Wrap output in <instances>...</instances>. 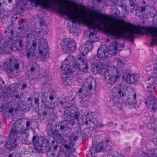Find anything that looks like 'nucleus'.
Returning <instances> with one entry per match:
<instances>
[{
    "instance_id": "nucleus-1",
    "label": "nucleus",
    "mask_w": 157,
    "mask_h": 157,
    "mask_svg": "<svg viewBox=\"0 0 157 157\" xmlns=\"http://www.w3.org/2000/svg\"><path fill=\"white\" fill-rule=\"evenodd\" d=\"M35 2V6H37L39 5L43 9L52 8V5L51 3L58 4L59 7L57 9V11L60 14L65 15L68 17L72 23H82L86 24L88 27L93 29L94 32H91L89 36L88 41L94 43L99 40V38L97 36V32L94 30L96 29H100L101 25L105 27V32L108 34L109 37L112 39L118 40L121 38L132 40L135 34L137 33H132L134 28H137L135 25L130 22L125 21L124 19H120L118 21L125 25L118 23L114 24L111 28H107L108 24L105 18L108 17V15L103 13H100L94 11V13L97 14L99 17H91L87 16L84 13H80L78 10H73L71 8H69L64 5L63 1L59 0H31Z\"/></svg>"
},
{
    "instance_id": "nucleus-2",
    "label": "nucleus",
    "mask_w": 157,
    "mask_h": 157,
    "mask_svg": "<svg viewBox=\"0 0 157 157\" xmlns=\"http://www.w3.org/2000/svg\"><path fill=\"white\" fill-rule=\"evenodd\" d=\"M60 68L64 71V75L62 78V81L65 86L70 85V81L74 76L73 72L75 70L86 72L87 71L88 67L86 59L78 58L77 59L72 55H70L62 62Z\"/></svg>"
},
{
    "instance_id": "nucleus-3",
    "label": "nucleus",
    "mask_w": 157,
    "mask_h": 157,
    "mask_svg": "<svg viewBox=\"0 0 157 157\" xmlns=\"http://www.w3.org/2000/svg\"><path fill=\"white\" fill-rule=\"evenodd\" d=\"M21 24L18 27L16 31V35L14 36V31L13 29L10 30V32L11 37L6 36L5 41H3L2 46L1 47L0 52L4 54H9L12 51H18L21 49L22 46V40H20L19 41V45L18 47L15 46L19 39L22 38L25 35L28 28V23L25 19L22 20L21 22Z\"/></svg>"
},
{
    "instance_id": "nucleus-4",
    "label": "nucleus",
    "mask_w": 157,
    "mask_h": 157,
    "mask_svg": "<svg viewBox=\"0 0 157 157\" xmlns=\"http://www.w3.org/2000/svg\"><path fill=\"white\" fill-rule=\"evenodd\" d=\"M28 130L25 129L21 123L16 122L10 130L9 138L4 137L3 139L5 141H2L1 144H4L6 147L9 149H12L16 147V142L22 136V140H25L29 135Z\"/></svg>"
},
{
    "instance_id": "nucleus-5",
    "label": "nucleus",
    "mask_w": 157,
    "mask_h": 157,
    "mask_svg": "<svg viewBox=\"0 0 157 157\" xmlns=\"http://www.w3.org/2000/svg\"><path fill=\"white\" fill-rule=\"evenodd\" d=\"M115 61L117 65V68L110 67L104 72V80L108 84H113L116 83L124 70V64L120 59L117 58Z\"/></svg>"
},
{
    "instance_id": "nucleus-6",
    "label": "nucleus",
    "mask_w": 157,
    "mask_h": 157,
    "mask_svg": "<svg viewBox=\"0 0 157 157\" xmlns=\"http://www.w3.org/2000/svg\"><path fill=\"white\" fill-rule=\"evenodd\" d=\"M56 127L57 124L56 126L52 123H48L46 128V131L48 135L55 140H57L58 141L62 144V146L67 149L68 151L71 150V147L69 145L66 144V140L62 136L59 130L56 128Z\"/></svg>"
},
{
    "instance_id": "nucleus-7",
    "label": "nucleus",
    "mask_w": 157,
    "mask_h": 157,
    "mask_svg": "<svg viewBox=\"0 0 157 157\" xmlns=\"http://www.w3.org/2000/svg\"><path fill=\"white\" fill-rule=\"evenodd\" d=\"M124 90L120 88H114L113 90V94L118 98H121L126 105H131L137 103L136 93H133L132 94H129L128 97Z\"/></svg>"
},
{
    "instance_id": "nucleus-8",
    "label": "nucleus",
    "mask_w": 157,
    "mask_h": 157,
    "mask_svg": "<svg viewBox=\"0 0 157 157\" xmlns=\"http://www.w3.org/2000/svg\"><path fill=\"white\" fill-rule=\"evenodd\" d=\"M19 67V65L15 63L13 59L10 58H7L4 65V70L9 74V75L13 78L18 75V68Z\"/></svg>"
},
{
    "instance_id": "nucleus-9",
    "label": "nucleus",
    "mask_w": 157,
    "mask_h": 157,
    "mask_svg": "<svg viewBox=\"0 0 157 157\" xmlns=\"http://www.w3.org/2000/svg\"><path fill=\"white\" fill-rule=\"evenodd\" d=\"M146 31L147 33L150 34L151 37V41L150 44L151 45H157V30L155 28L147 26H140L139 28H134V31L132 33H141L142 32Z\"/></svg>"
},
{
    "instance_id": "nucleus-10",
    "label": "nucleus",
    "mask_w": 157,
    "mask_h": 157,
    "mask_svg": "<svg viewBox=\"0 0 157 157\" xmlns=\"http://www.w3.org/2000/svg\"><path fill=\"white\" fill-rule=\"evenodd\" d=\"M59 45L62 50L65 53L74 52L76 48L75 41L68 38L62 39Z\"/></svg>"
},
{
    "instance_id": "nucleus-11",
    "label": "nucleus",
    "mask_w": 157,
    "mask_h": 157,
    "mask_svg": "<svg viewBox=\"0 0 157 157\" xmlns=\"http://www.w3.org/2000/svg\"><path fill=\"white\" fill-rule=\"evenodd\" d=\"M37 135L35 134L32 138L34 147L39 152H42L43 147H47L49 145V141L44 136L38 137L37 139Z\"/></svg>"
},
{
    "instance_id": "nucleus-12",
    "label": "nucleus",
    "mask_w": 157,
    "mask_h": 157,
    "mask_svg": "<svg viewBox=\"0 0 157 157\" xmlns=\"http://www.w3.org/2000/svg\"><path fill=\"white\" fill-rule=\"evenodd\" d=\"M69 109H67L65 111V113L64 115V118L67 119V121H71L74 124L75 121H78L81 114L77 109L72 106L68 107Z\"/></svg>"
},
{
    "instance_id": "nucleus-13",
    "label": "nucleus",
    "mask_w": 157,
    "mask_h": 157,
    "mask_svg": "<svg viewBox=\"0 0 157 157\" xmlns=\"http://www.w3.org/2000/svg\"><path fill=\"white\" fill-rule=\"evenodd\" d=\"M39 53L44 58L48 57V45L47 40L44 38H41L39 43Z\"/></svg>"
},
{
    "instance_id": "nucleus-14",
    "label": "nucleus",
    "mask_w": 157,
    "mask_h": 157,
    "mask_svg": "<svg viewBox=\"0 0 157 157\" xmlns=\"http://www.w3.org/2000/svg\"><path fill=\"white\" fill-rule=\"evenodd\" d=\"M145 103L151 111L155 112L157 110V99L153 94L147 96Z\"/></svg>"
},
{
    "instance_id": "nucleus-15",
    "label": "nucleus",
    "mask_w": 157,
    "mask_h": 157,
    "mask_svg": "<svg viewBox=\"0 0 157 157\" xmlns=\"http://www.w3.org/2000/svg\"><path fill=\"white\" fill-rule=\"evenodd\" d=\"M93 113L92 112L90 113L88 112L86 114V118L85 124L87 125L89 124L90 127L91 128L95 129H97L99 127V124H98L97 119L93 117Z\"/></svg>"
},
{
    "instance_id": "nucleus-16",
    "label": "nucleus",
    "mask_w": 157,
    "mask_h": 157,
    "mask_svg": "<svg viewBox=\"0 0 157 157\" xmlns=\"http://www.w3.org/2000/svg\"><path fill=\"white\" fill-rule=\"evenodd\" d=\"M10 97L14 98L16 101L20 100L21 98V94L19 95L17 92L13 90L12 91V90H8L6 92L5 91L2 93L1 98L2 100L5 101L6 100H7V98Z\"/></svg>"
},
{
    "instance_id": "nucleus-17",
    "label": "nucleus",
    "mask_w": 157,
    "mask_h": 157,
    "mask_svg": "<svg viewBox=\"0 0 157 157\" xmlns=\"http://www.w3.org/2000/svg\"><path fill=\"white\" fill-rule=\"evenodd\" d=\"M147 81L150 82L147 84V90L151 93L155 92L157 89V77H151L148 79Z\"/></svg>"
},
{
    "instance_id": "nucleus-18",
    "label": "nucleus",
    "mask_w": 157,
    "mask_h": 157,
    "mask_svg": "<svg viewBox=\"0 0 157 157\" xmlns=\"http://www.w3.org/2000/svg\"><path fill=\"white\" fill-rule=\"evenodd\" d=\"M123 78H125L127 83L129 84H134L137 82L138 77L135 74H131L124 73Z\"/></svg>"
},
{
    "instance_id": "nucleus-19",
    "label": "nucleus",
    "mask_w": 157,
    "mask_h": 157,
    "mask_svg": "<svg viewBox=\"0 0 157 157\" xmlns=\"http://www.w3.org/2000/svg\"><path fill=\"white\" fill-rule=\"evenodd\" d=\"M79 100L80 102L83 104H87L90 98L89 93L87 90H83L82 94H79Z\"/></svg>"
},
{
    "instance_id": "nucleus-20",
    "label": "nucleus",
    "mask_w": 157,
    "mask_h": 157,
    "mask_svg": "<svg viewBox=\"0 0 157 157\" xmlns=\"http://www.w3.org/2000/svg\"><path fill=\"white\" fill-rule=\"evenodd\" d=\"M98 147L99 148V151L107 152L110 151L111 149V146L108 143L101 142L98 144Z\"/></svg>"
},
{
    "instance_id": "nucleus-21",
    "label": "nucleus",
    "mask_w": 157,
    "mask_h": 157,
    "mask_svg": "<svg viewBox=\"0 0 157 157\" xmlns=\"http://www.w3.org/2000/svg\"><path fill=\"white\" fill-rule=\"evenodd\" d=\"M40 24L41 28L40 32L42 36L47 34L49 31V29L46 23L44 21H40Z\"/></svg>"
},
{
    "instance_id": "nucleus-22",
    "label": "nucleus",
    "mask_w": 157,
    "mask_h": 157,
    "mask_svg": "<svg viewBox=\"0 0 157 157\" xmlns=\"http://www.w3.org/2000/svg\"><path fill=\"white\" fill-rule=\"evenodd\" d=\"M67 121L66 120V121H62L59 124V126L60 130L62 132H64L67 130H68L69 128H70Z\"/></svg>"
},
{
    "instance_id": "nucleus-23",
    "label": "nucleus",
    "mask_w": 157,
    "mask_h": 157,
    "mask_svg": "<svg viewBox=\"0 0 157 157\" xmlns=\"http://www.w3.org/2000/svg\"><path fill=\"white\" fill-rule=\"evenodd\" d=\"M107 66L105 60L104 59H100L95 65L96 68L99 70L107 68Z\"/></svg>"
},
{
    "instance_id": "nucleus-24",
    "label": "nucleus",
    "mask_w": 157,
    "mask_h": 157,
    "mask_svg": "<svg viewBox=\"0 0 157 157\" xmlns=\"http://www.w3.org/2000/svg\"><path fill=\"white\" fill-rule=\"evenodd\" d=\"M86 83L88 85V88L89 90H91L92 89V86L93 84H95L96 81L92 77H90L86 78Z\"/></svg>"
},
{
    "instance_id": "nucleus-25",
    "label": "nucleus",
    "mask_w": 157,
    "mask_h": 157,
    "mask_svg": "<svg viewBox=\"0 0 157 157\" xmlns=\"http://www.w3.org/2000/svg\"><path fill=\"white\" fill-rule=\"evenodd\" d=\"M97 52L99 53V55H100L101 53H105V55L109 54L108 49L106 45L105 44H103L99 48Z\"/></svg>"
},
{
    "instance_id": "nucleus-26",
    "label": "nucleus",
    "mask_w": 157,
    "mask_h": 157,
    "mask_svg": "<svg viewBox=\"0 0 157 157\" xmlns=\"http://www.w3.org/2000/svg\"><path fill=\"white\" fill-rule=\"evenodd\" d=\"M118 44L117 42H114L112 44H110L109 46V48L110 51L114 53L117 50Z\"/></svg>"
},
{
    "instance_id": "nucleus-27",
    "label": "nucleus",
    "mask_w": 157,
    "mask_h": 157,
    "mask_svg": "<svg viewBox=\"0 0 157 157\" xmlns=\"http://www.w3.org/2000/svg\"><path fill=\"white\" fill-rule=\"evenodd\" d=\"M36 94H37L39 97H40L42 98V103L46 106L47 105V101L46 100L47 97L45 96V94L42 92H39L36 93Z\"/></svg>"
},
{
    "instance_id": "nucleus-28",
    "label": "nucleus",
    "mask_w": 157,
    "mask_h": 157,
    "mask_svg": "<svg viewBox=\"0 0 157 157\" xmlns=\"http://www.w3.org/2000/svg\"><path fill=\"white\" fill-rule=\"evenodd\" d=\"M79 49L82 55L83 56L87 54L90 52L87 48V47H86V44H81L80 48Z\"/></svg>"
},
{
    "instance_id": "nucleus-29",
    "label": "nucleus",
    "mask_w": 157,
    "mask_h": 157,
    "mask_svg": "<svg viewBox=\"0 0 157 157\" xmlns=\"http://www.w3.org/2000/svg\"><path fill=\"white\" fill-rule=\"evenodd\" d=\"M99 148L98 147V144L96 146H93L90 147V148L89 150V151L90 152V155L92 154H94L95 152H99Z\"/></svg>"
},
{
    "instance_id": "nucleus-30",
    "label": "nucleus",
    "mask_w": 157,
    "mask_h": 157,
    "mask_svg": "<svg viewBox=\"0 0 157 157\" xmlns=\"http://www.w3.org/2000/svg\"><path fill=\"white\" fill-rule=\"evenodd\" d=\"M94 43L89 41H87L84 44H86L89 51L90 52L93 48Z\"/></svg>"
},
{
    "instance_id": "nucleus-31",
    "label": "nucleus",
    "mask_w": 157,
    "mask_h": 157,
    "mask_svg": "<svg viewBox=\"0 0 157 157\" xmlns=\"http://www.w3.org/2000/svg\"><path fill=\"white\" fill-rule=\"evenodd\" d=\"M27 37L29 40L33 41L35 40L36 38L32 31H30L28 33L27 36Z\"/></svg>"
},
{
    "instance_id": "nucleus-32",
    "label": "nucleus",
    "mask_w": 157,
    "mask_h": 157,
    "mask_svg": "<svg viewBox=\"0 0 157 157\" xmlns=\"http://www.w3.org/2000/svg\"><path fill=\"white\" fill-rule=\"evenodd\" d=\"M156 11L155 9L153 8L151 9V10L147 13V18L154 17L156 13Z\"/></svg>"
},
{
    "instance_id": "nucleus-33",
    "label": "nucleus",
    "mask_w": 157,
    "mask_h": 157,
    "mask_svg": "<svg viewBox=\"0 0 157 157\" xmlns=\"http://www.w3.org/2000/svg\"><path fill=\"white\" fill-rule=\"evenodd\" d=\"M46 110L48 112V115H52V113H54V109H53L55 106L54 105L52 107H47V105L46 106Z\"/></svg>"
},
{
    "instance_id": "nucleus-34",
    "label": "nucleus",
    "mask_w": 157,
    "mask_h": 157,
    "mask_svg": "<svg viewBox=\"0 0 157 157\" xmlns=\"http://www.w3.org/2000/svg\"><path fill=\"white\" fill-rule=\"evenodd\" d=\"M33 50L32 47L29 48L26 47L25 48V52L26 53V56L28 58L30 56L31 54H33Z\"/></svg>"
},
{
    "instance_id": "nucleus-35",
    "label": "nucleus",
    "mask_w": 157,
    "mask_h": 157,
    "mask_svg": "<svg viewBox=\"0 0 157 157\" xmlns=\"http://www.w3.org/2000/svg\"><path fill=\"white\" fill-rule=\"evenodd\" d=\"M32 32L36 38L38 36H42L40 32V29H34L33 31H32Z\"/></svg>"
},
{
    "instance_id": "nucleus-36",
    "label": "nucleus",
    "mask_w": 157,
    "mask_h": 157,
    "mask_svg": "<svg viewBox=\"0 0 157 157\" xmlns=\"http://www.w3.org/2000/svg\"><path fill=\"white\" fill-rule=\"evenodd\" d=\"M99 53H98V52H97V56L100 59L105 60V59L109 55V54L106 55V54L105 55V53H101V54H100V55H99Z\"/></svg>"
},
{
    "instance_id": "nucleus-37",
    "label": "nucleus",
    "mask_w": 157,
    "mask_h": 157,
    "mask_svg": "<svg viewBox=\"0 0 157 157\" xmlns=\"http://www.w3.org/2000/svg\"><path fill=\"white\" fill-rule=\"evenodd\" d=\"M4 81L0 77V98H2V93L5 92L2 90V84H4Z\"/></svg>"
},
{
    "instance_id": "nucleus-38",
    "label": "nucleus",
    "mask_w": 157,
    "mask_h": 157,
    "mask_svg": "<svg viewBox=\"0 0 157 157\" xmlns=\"http://www.w3.org/2000/svg\"><path fill=\"white\" fill-rule=\"evenodd\" d=\"M120 6L122 9L123 13L124 14H126L127 11V10L125 4L124 3H122L120 5Z\"/></svg>"
},
{
    "instance_id": "nucleus-39",
    "label": "nucleus",
    "mask_w": 157,
    "mask_h": 157,
    "mask_svg": "<svg viewBox=\"0 0 157 157\" xmlns=\"http://www.w3.org/2000/svg\"><path fill=\"white\" fill-rule=\"evenodd\" d=\"M151 152L152 157H157V149H151Z\"/></svg>"
},
{
    "instance_id": "nucleus-40",
    "label": "nucleus",
    "mask_w": 157,
    "mask_h": 157,
    "mask_svg": "<svg viewBox=\"0 0 157 157\" xmlns=\"http://www.w3.org/2000/svg\"><path fill=\"white\" fill-rule=\"evenodd\" d=\"M34 103L37 106H39L40 104V100L39 97H34Z\"/></svg>"
},
{
    "instance_id": "nucleus-41",
    "label": "nucleus",
    "mask_w": 157,
    "mask_h": 157,
    "mask_svg": "<svg viewBox=\"0 0 157 157\" xmlns=\"http://www.w3.org/2000/svg\"><path fill=\"white\" fill-rule=\"evenodd\" d=\"M41 79L42 82L44 83H47L49 81L48 78L46 76L43 77Z\"/></svg>"
},
{
    "instance_id": "nucleus-42",
    "label": "nucleus",
    "mask_w": 157,
    "mask_h": 157,
    "mask_svg": "<svg viewBox=\"0 0 157 157\" xmlns=\"http://www.w3.org/2000/svg\"><path fill=\"white\" fill-rule=\"evenodd\" d=\"M70 141L69 143V145L70 147H74L75 145V142L73 141L72 139L69 140Z\"/></svg>"
},
{
    "instance_id": "nucleus-43",
    "label": "nucleus",
    "mask_w": 157,
    "mask_h": 157,
    "mask_svg": "<svg viewBox=\"0 0 157 157\" xmlns=\"http://www.w3.org/2000/svg\"><path fill=\"white\" fill-rule=\"evenodd\" d=\"M48 113L47 111L46 110V107L44 109L43 113V115L44 117H46L47 115H48Z\"/></svg>"
},
{
    "instance_id": "nucleus-44",
    "label": "nucleus",
    "mask_w": 157,
    "mask_h": 157,
    "mask_svg": "<svg viewBox=\"0 0 157 157\" xmlns=\"http://www.w3.org/2000/svg\"><path fill=\"white\" fill-rule=\"evenodd\" d=\"M141 157H150L149 153H143Z\"/></svg>"
},
{
    "instance_id": "nucleus-45",
    "label": "nucleus",
    "mask_w": 157,
    "mask_h": 157,
    "mask_svg": "<svg viewBox=\"0 0 157 157\" xmlns=\"http://www.w3.org/2000/svg\"><path fill=\"white\" fill-rule=\"evenodd\" d=\"M56 96L54 95L51 94L50 95L49 98L51 100H52L56 98Z\"/></svg>"
},
{
    "instance_id": "nucleus-46",
    "label": "nucleus",
    "mask_w": 157,
    "mask_h": 157,
    "mask_svg": "<svg viewBox=\"0 0 157 157\" xmlns=\"http://www.w3.org/2000/svg\"><path fill=\"white\" fill-rule=\"evenodd\" d=\"M153 70L155 73H157V63L156 65H154Z\"/></svg>"
},
{
    "instance_id": "nucleus-47",
    "label": "nucleus",
    "mask_w": 157,
    "mask_h": 157,
    "mask_svg": "<svg viewBox=\"0 0 157 157\" xmlns=\"http://www.w3.org/2000/svg\"><path fill=\"white\" fill-rule=\"evenodd\" d=\"M32 45L34 49H35L36 48V47L37 45V44L36 42H33L32 43Z\"/></svg>"
},
{
    "instance_id": "nucleus-48",
    "label": "nucleus",
    "mask_w": 157,
    "mask_h": 157,
    "mask_svg": "<svg viewBox=\"0 0 157 157\" xmlns=\"http://www.w3.org/2000/svg\"><path fill=\"white\" fill-rule=\"evenodd\" d=\"M56 144H55L53 146H52V147H53L54 149L55 150H56L57 149V148L58 147V144L57 143H56ZM52 146L51 147H52Z\"/></svg>"
},
{
    "instance_id": "nucleus-49",
    "label": "nucleus",
    "mask_w": 157,
    "mask_h": 157,
    "mask_svg": "<svg viewBox=\"0 0 157 157\" xmlns=\"http://www.w3.org/2000/svg\"><path fill=\"white\" fill-rule=\"evenodd\" d=\"M27 87V85L26 83L23 84L21 86V89H24Z\"/></svg>"
},
{
    "instance_id": "nucleus-50",
    "label": "nucleus",
    "mask_w": 157,
    "mask_h": 157,
    "mask_svg": "<svg viewBox=\"0 0 157 157\" xmlns=\"http://www.w3.org/2000/svg\"><path fill=\"white\" fill-rule=\"evenodd\" d=\"M16 155H15L14 153H12L11 154H10L9 155V157H14L15 155L16 156Z\"/></svg>"
},
{
    "instance_id": "nucleus-51",
    "label": "nucleus",
    "mask_w": 157,
    "mask_h": 157,
    "mask_svg": "<svg viewBox=\"0 0 157 157\" xmlns=\"http://www.w3.org/2000/svg\"><path fill=\"white\" fill-rule=\"evenodd\" d=\"M145 9L146 8L145 7H141L140 8L141 11L142 12H143V11L145 10Z\"/></svg>"
},
{
    "instance_id": "nucleus-52",
    "label": "nucleus",
    "mask_w": 157,
    "mask_h": 157,
    "mask_svg": "<svg viewBox=\"0 0 157 157\" xmlns=\"http://www.w3.org/2000/svg\"><path fill=\"white\" fill-rule=\"evenodd\" d=\"M56 143H57L56 142L55 140H53L52 142V146H53L55 144H56Z\"/></svg>"
},
{
    "instance_id": "nucleus-53",
    "label": "nucleus",
    "mask_w": 157,
    "mask_h": 157,
    "mask_svg": "<svg viewBox=\"0 0 157 157\" xmlns=\"http://www.w3.org/2000/svg\"><path fill=\"white\" fill-rule=\"evenodd\" d=\"M129 3L130 4V5L131 6H133V1L132 0H129Z\"/></svg>"
},
{
    "instance_id": "nucleus-54",
    "label": "nucleus",
    "mask_w": 157,
    "mask_h": 157,
    "mask_svg": "<svg viewBox=\"0 0 157 157\" xmlns=\"http://www.w3.org/2000/svg\"><path fill=\"white\" fill-rule=\"evenodd\" d=\"M82 91H82V89L80 88L78 92V93H80V94H82Z\"/></svg>"
},
{
    "instance_id": "nucleus-55",
    "label": "nucleus",
    "mask_w": 157,
    "mask_h": 157,
    "mask_svg": "<svg viewBox=\"0 0 157 157\" xmlns=\"http://www.w3.org/2000/svg\"><path fill=\"white\" fill-rule=\"evenodd\" d=\"M30 125V122L29 121H28L26 123V125L27 127H29Z\"/></svg>"
},
{
    "instance_id": "nucleus-56",
    "label": "nucleus",
    "mask_w": 157,
    "mask_h": 157,
    "mask_svg": "<svg viewBox=\"0 0 157 157\" xmlns=\"http://www.w3.org/2000/svg\"><path fill=\"white\" fill-rule=\"evenodd\" d=\"M75 134H72L69 137V139H73L72 137L74 136Z\"/></svg>"
},
{
    "instance_id": "nucleus-57",
    "label": "nucleus",
    "mask_w": 157,
    "mask_h": 157,
    "mask_svg": "<svg viewBox=\"0 0 157 157\" xmlns=\"http://www.w3.org/2000/svg\"><path fill=\"white\" fill-rule=\"evenodd\" d=\"M78 137L77 136H75L72 139V140H73L74 141H75L78 139Z\"/></svg>"
},
{
    "instance_id": "nucleus-58",
    "label": "nucleus",
    "mask_w": 157,
    "mask_h": 157,
    "mask_svg": "<svg viewBox=\"0 0 157 157\" xmlns=\"http://www.w3.org/2000/svg\"><path fill=\"white\" fill-rule=\"evenodd\" d=\"M35 70V69L34 67H31L30 68V70L32 72L34 71Z\"/></svg>"
},
{
    "instance_id": "nucleus-59",
    "label": "nucleus",
    "mask_w": 157,
    "mask_h": 157,
    "mask_svg": "<svg viewBox=\"0 0 157 157\" xmlns=\"http://www.w3.org/2000/svg\"><path fill=\"white\" fill-rule=\"evenodd\" d=\"M105 125L103 124H99V127H100V128H103Z\"/></svg>"
},
{
    "instance_id": "nucleus-60",
    "label": "nucleus",
    "mask_w": 157,
    "mask_h": 157,
    "mask_svg": "<svg viewBox=\"0 0 157 157\" xmlns=\"http://www.w3.org/2000/svg\"><path fill=\"white\" fill-rule=\"evenodd\" d=\"M153 127H154V128H153V126H152V129H153L155 130H157V126L155 127L154 126Z\"/></svg>"
},
{
    "instance_id": "nucleus-61",
    "label": "nucleus",
    "mask_w": 157,
    "mask_h": 157,
    "mask_svg": "<svg viewBox=\"0 0 157 157\" xmlns=\"http://www.w3.org/2000/svg\"><path fill=\"white\" fill-rule=\"evenodd\" d=\"M71 3L73 4V5H75L76 3H75V2L74 1H72V2H71Z\"/></svg>"
},
{
    "instance_id": "nucleus-62",
    "label": "nucleus",
    "mask_w": 157,
    "mask_h": 157,
    "mask_svg": "<svg viewBox=\"0 0 157 157\" xmlns=\"http://www.w3.org/2000/svg\"><path fill=\"white\" fill-rule=\"evenodd\" d=\"M95 0L99 3H101L102 2V0Z\"/></svg>"
},
{
    "instance_id": "nucleus-63",
    "label": "nucleus",
    "mask_w": 157,
    "mask_h": 157,
    "mask_svg": "<svg viewBox=\"0 0 157 157\" xmlns=\"http://www.w3.org/2000/svg\"><path fill=\"white\" fill-rule=\"evenodd\" d=\"M60 104H61V105H63V104L64 103L63 102V101H60Z\"/></svg>"
},
{
    "instance_id": "nucleus-64",
    "label": "nucleus",
    "mask_w": 157,
    "mask_h": 157,
    "mask_svg": "<svg viewBox=\"0 0 157 157\" xmlns=\"http://www.w3.org/2000/svg\"><path fill=\"white\" fill-rule=\"evenodd\" d=\"M31 98L29 97V98H28V101H31Z\"/></svg>"
}]
</instances>
